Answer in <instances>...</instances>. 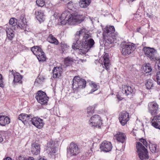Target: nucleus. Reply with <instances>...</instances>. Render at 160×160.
<instances>
[{"label":"nucleus","instance_id":"nucleus-1","mask_svg":"<svg viewBox=\"0 0 160 160\" xmlns=\"http://www.w3.org/2000/svg\"><path fill=\"white\" fill-rule=\"evenodd\" d=\"M85 31L86 29L83 28L77 32L75 36L76 42L72 46L73 49L79 50L80 54H85L94 47L95 43L91 34L86 33Z\"/></svg>","mask_w":160,"mask_h":160},{"label":"nucleus","instance_id":"nucleus-2","mask_svg":"<svg viewBox=\"0 0 160 160\" xmlns=\"http://www.w3.org/2000/svg\"><path fill=\"white\" fill-rule=\"evenodd\" d=\"M137 143L136 148L140 159L141 160L148 159L149 157L147 150L141 142H138Z\"/></svg>","mask_w":160,"mask_h":160},{"label":"nucleus","instance_id":"nucleus-3","mask_svg":"<svg viewBox=\"0 0 160 160\" xmlns=\"http://www.w3.org/2000/svg\"><path fill=\"white\" fill-rule=\"evenodd\" d=\"M70 17L68 19V24L70 25H75L80 23L84 20L83 16L78 12L72 13L70 14Z\"/></svg>","mask_w":160,"mask_h":160},{"label":"nucleus","instance_id":"nucleus-4","mask_svg":"<svg viewBox=\"0 0 160 160\" xmlns=\"http://www.w3.org/2000/svg\"><path fill=\"white\" fill-rule=\"evenodd\" d=\"M144 54L149 58L152 61H155L158 59V56L157 51L153 48L149 47H144L142 49Z\"/></svg>","mask_w":160,"mask_h":160},{"label":"nucleus","instance_id":"nucleus-5","mask_svg":"<svg viewBox=\"0 0 160 160\" xmlns=\"http://www.w3.org/2000/svg\"><path fill=\"white\" fill-rule=\"evenodd\" d=\"M72 82L73 89H82L85 88L86 86V81L78 76H75Z\"/></svg>","mask_w":160,"mask_h":160},{"label":"nucleus","instance_id":"nucleus-6","mask_svg":"<svg viewBox=\"0 0 160 160\" xmlns=\"http://www.w3.org/2000/svg\"><path fill=\"white\" fill-rule=\"evenodd\" d=\"M120 46V49L123 55L129 54L135 49L134 45L133 44L122 43Z\"/></svg>","mask_w":160,"mask_h":160},{"label":"nucleus","instance_id":"nucleus-7","mask_svg":"<svg viewBox=\"0 0 160 160\" xmlns=\"http://www.w3.org/2000/svg\"><path fill=\"white\" fill-rule=\"evenodd\" d=\"M35 98L39 103L44 105L47 103L48 97L46 93L42 91H39L36 94Z\"/></svg>","mask_w":160,"mask_h":160},{"label":"nucleus","instance_id":"nucleus-8","mask_svg":"<svg viewBox=\"0 0 160 160\" xmlns=\"http://www.w3.org/2000/svg\"><path fill=\"white\" fill-rule=\"evenodd\" d=\"M67 151L68 155L70 156H75L79 153L80 149L76 144L72 142L67 148Z\"/></svg>","mask_w":160,"mask_h":160},{"label":"nucleus","instance_id":"nucleus-9","mask_svg":"<svg viewBox=\"0 0 160 160\" xmlns=\"http://www.w3.org/2000/svg\"><path fill=\"white\" fill-rule=\"evenodd\" d=\"M89 123L91 126L99 127L102 125V120L98 115H94L91 118Z\"/></svg>","mask_w":160,"mask_h":160},{"label":"nucleus","instance_id":"nucleus-10","mask_svg":"<svg viewBox=\"0 0 160 160\" xmlns=\"http://www.w3.org/2000/svg\"><path fill=\"white\" fill-rule=\"evenodd\" d=\"M148 109L149 112L152 115L155 116L158 113V105L154 102H150L148 105Z\"/></svg>","mask_w":160,"mask_h":160},{"label":"nucleus","instance_id":"nucleus-11","mask_svg":"<svg viewBox=\"0 0 160 160\" xmlns=\"http://www.w3.org/2000/svg\"><path fill=\"white\" fill-rule=\"evenodd\" d=\"M112 146L111 143L109 142L105 141L101 143L100 145V149L101 151L105 152L111 151Z\"/></svg>","mask_w":160,"mask_h":160},{"label":"nucleus","instance_id":"nucleus-12","mask_svg":"<svg viewBox=\"0 0 160 160\" xmlns=\"http://www.w3.org/2000/svg\"><path fill=\"white\" fill-rule=\"evenodd\" d=\"M118 119L120 123L122 126L125 125L129 120V113L125 111H123L119 114Z\"/></svg>","mask_w":160,"mask_h":160},{"label":"nucleus","instance_id":"nucleus-13","mask_svg":"<svg viewBox=\"0 0 160 160\" xmlns=\"http://www.w3.org/2000/svg\"><path fill=\"white\" fill-rule=\"evenodd\" d=\"M32 118V116L31 114L28 115L26 114L22 113L18 117V119L21 121L24 124L31 122Z\"/></svg>","mask_w":160,"mask_h":160},{"label":"nucleus","instance_id":"nucleus-14","mask_svg":"<svg viewBox=\"0 0 160 160\" xmlns=\"http://www.w3.org/2000/svg\"><path fill=\"white\" fill-rule=\"evenodd\" d=\"M12 75L14 77L13 82L15 83H22V76L19 73L17 72H15L13 70L9 71V76L10 77Z\"/></svg>","mask_w":160,"mask_h":160},{"label":"nucleus","instance_id":"nucleus-15","mask_svg":"<svg viewBox=\"0 0 160 160\" xmlns=\"http://www.w3.org/2000/svg\"><path fill=\"white\" fill-rule=\"evenodd\" d=\"M115 28L113 26H107L103 30V36L108 37V36L117 35L118 33H114Z\"/></svg>","mask_w":160,"mask_h":160},{"label":"nucleus","instance_id":"nucleus-16","mask_svg":"<svg viewBox=\"0 0 160 160\" xmlns=\"http://www.w3.org/2000/svg\"><path fill=\"white\" fill-rule=\"evenodd\" d=\"M31 123L38 128H42L44 124L43 120L37 117L32 118Z\"/></svg>","mask_w":160,"mask_h":160},{"label":"nucleus","instance_id":"nucleus-17","mask_svg":"<svg viewBox=\"0 0 160 160\" xmlns=\"http://www.w3.org/2000/svg\"><path fill=\"white\" fill-rule=\"evenodd\" d=\"M40 145L38 143L35 142L32 144L31 152L33 155H38L40 153Z\"/></svg>","mask_w":160,"mask_h":160},{"label":"nucleus","instance_id":"nucleus-18","mask_svg":"<svg viewBox=\"0 0 160 160\" xmlns=\"http://www.w3.org/2000/svg\"><path fill=\"white\" fill-rule=\"evenodd\" d=\"M151 123L154 127L160 130V115L154 116Z\"/></svg>","mask_w":160,"mask_h":160},{"label":"nucleus","instance_id":"nucleus-19","mask_svg":"<svg viewBox=\"0 0 160 160\" xmlns=\"http://www.w3.org/2000/svg\"><path fill=\"white\" fill-rule=\"evenodd\" d=\"M69 12L66 11L64 12L61 15V20H62V21H61V24H64V21L66 22L65 23L68 22V19L70 17V14H71Z\"/></svg>","mask_w":160,"mask_h":160},{"label":"nucleus","instance_id":"nucleus-20","mask_svg":"<svg viewBox=\"0 0 160 160\" xmlns=\"http://www.w3.org/2000/svg\"><path fill=\"white\" fill-rule=\"evenodd\" d=\"M122 93L127 96H131L134 92L133 90L130 86H125L122 89Z\"/></svg>","mask_w":160,"mask_h":160},{"label":"nucleus","instance_id":"nucleus-21","mask_svg":"<svg viewBox=\"0 0 160 160\" xmlns=\"http://www.w3.org/2000/svg\"><path fill=\"white\" fill-rule=\"evenodd\" d=\"M115 138L118 142L124 143L126 141V136L124 133L118 132L114 135Z\"/></svg>","mask_w":160,"mask_h":160},{"label":"nucleus","instance_id":"nucleus-22","mask_svg":"<svg viewBox=\"0 0 160 160\" xmlns=\"http://www.w3.org/2000/svg\"><path fill=\"white\" fill-rule=\"evenodd\" d=\"M103 65L106 69L107 70H108L109 69L111 65L108 54L106 53L103 56Z\"/></svg>","mask_w":160,"mask_h":160},{"label":"nucleus","instance_id":"nucleus-23","mask_svg":"<svg viewBox=\"0 0 160 160\" xmlns=\"http://www.w3.org/2000/svg\"><path fill=\"white\" fill-rule=\"evenodd\" d=\"M36 17L40 23L45 20L44 15L43 11L40 10L35 12Z\"/></svg>","mask_w":160,"mask_h":160},{"label":"nucleus","instance_id":"nucleus-24","mask_svg":"<svg viewBox=\"0 0 160 160\" xmlns=\"http://www.w3.org/2000/svg\"><path fill=\"white\" fill-rule=\"evenodd\" d=\"M10 122V119L8 117L0 115V125L5 126L6 124H9Z\"/></svg>","mask_w":160,"mask_h":160},{"label":"nucleus","instance_id":"nucleus-25","mask_svg":"<svg viewBox=\"0 0 160 160\" xmlns=\"http://www.w3.org/2000/svg\"><path fill=\"white\" fill-rule=\"evenodd\" d=\"M114 35L113 36H108V37L103 36L105 42V44H112L114 42L115 40H116V36Z\"/></svg>","mask_w":160,"mask_h":160},{"label":"nucleus","instance_id":"nucleus-26","mask_svg":"<svg viewBox=\"0 0 160 160\" xmlns=\"http://www.w3.org/2000/svg\"><path fill=\"white\" fill-rule=\"evenodd\" d=\"M34 54L36 56L37 58L39 61L43 62L45 61L46 57L43 51L38 53H34Z\"/></svg>","mask_w":160,"mask_h":160},{"label":"nucleus","instance_id":"nucleus-27","mask_svg":"<svg viewBox=\"0 0 160 160\" xmlns=\"http://www.w3.org/2000/svg\"><path fill=\"white\" fill-rule=\"evenodd\" d=\"M6 33L8 39L10 40H12L14 36L12 29L10 28H7Z\"/></svg>","mask_w":160,"mask_h":160},{"label":"nucleus","instance_id":"nucleus-28","mask_svg":"<svg viewBox=\"0 0 160 160\" xmlns=\"http://www.w3.org/2000/svg\"><path fill=\"white\" fill-rule=\"evenodd\" d=\"M146 88L148 89H153L155 87L154 82L152 79H149L147 80L145 84Z\"/></svg>","mask_w":160,"mask_h":160},{"label":"nucleus","instance_id":"nucleus-29","mask_svg":"<svg viewBox=\"0 0 160 160\" xmlns=\"http://www.w3.org/2000/svg\"><path fill=\"white\" fill-rule=\"evenodd\" d=\"M90 0H82L79 2L80 7L82 8H87L90 3Z\"/></svg>","mask_w":160,"mask_h":160},{"label":"nucleus","instance_id":"nucleus-30","mask_svg":"<svg viewBox=\"0 0 160 160\" xmlns=\"http://www.w3.org/2000/svg\"><path fill=\"white\" fill-rule=\"evenodd\" d=\"M48 41L50 43L58 45V41L52 34L49 35L47 39Z\"/></svg>","mask_w":160,"mask_h":160},{"label":"nucleus","instance_id":"nucleus-31","mask_svg":"<svg viewBox=\"0 0 160 160\" xmlns=\"http://www.w3.org/2000/svg\"><path fill=\"white\" fill-rule=\"evenodd\" d=\"M149 145L150 150L152 153H155L158 152V150L157 148L156 144L149 142Z\"/></svg>","mask_w":160,"mask_h":160},{"label":"nucleus","instance_id":"nucleus-32","mask_svg":"<svg viewBox=\"0 0 160 160\" xmlns=\"http://www.w3.org/2000/svg\"><path fill=\"white\" fill-rule=\"evenodd\" d=\"M73 61L74 60L72 58L68 57L64 59V63L67 67L71 65Z\"/></svg>","mask_w":160,"mask_h":160},{"label":"nucleus","instance_id":"nucleus-33","mask_svg":"<svg viewBox=\"0 0 160 160\" xmlns=\"http://www.w3.org/2000/svg\"><path fill=\"white\" fill-rule=\"evenodd\" d=\"M69 46H67L64 42L61 43V48L62 51V53H67L68 48Z\"/></svg>","mask_w":160,"mask_h":160},{"label":"nucleus","instance_id":"nucleus-34","mask_svg":"<svg viewBox=\"0 0 160 160\" xmlns=\"http://www.w3.org/2000/svg\"><path fill=\"white\" fill-rule=\"evenodd\" d=\"M47 150L49 152L50 155H52L54 153H55L56 151V148L55 146L53 145H51V146L48 148Z\"/></svg>","mask_w":160,"mask_h":160},{"label":"nucleus","instance_id":"nucleus-35","mask_svg":"<svg viewBox=\"0 0 160 160\" xmlns=\"http://www.w3.org/2000/svg\"><path fill=\"white\" fill-rule=\"evenodd\" d=\"M53 78H58L60 76V71L58 70L56 67H54L53 70Z\"/></svg>","mask_w":160,"mask_h":160},{"label":"nucleus","instance_id":"nucleus-36","mask_svg":"<svg viewBox=\"0 0 160 160\" xmlns=\"http://www.w3.org/2000/svg\"><path fill=\"white\" fill-rule=\"evenodd\" d=\"M31 51L34 54L36 53H38L39 52H42V50L41 48L37 46H35L32 47L31 49Z\"/></svg>","mask_w":160,"mask_h":160},{"label":"nucleus","instance_id":"nucleus-37","mask_svg":"<svg viewBox=\"0 0 160 160\" xmlns=\"http://www.w3.org/2000/svg\"><path fill=\"white\" fill-rule=\"evenodd\" d=\"M17 20L14 18H12L10 19L9 23L10 25L12 26V27H13L12 29H15V28L14 27L17 25Z\"/></svg>","mask_w":160,"mask_h":160},{"label":"nucleus","instance_id":"nucleus-38","mask_svg":"<svg viewBox=\"0 0 160 160\" xmlns=\"http://www.w3.org/2000/svg\"><path fill=\"white\" fill-rule=\"evenodd\" d=\"M143 70L146 73H149L151 72L152 70V69L150 64L149 63L147 64L143 67Z\"/></svg>","mask_w":160,"mask_h":160},{"label":"nucleus","instance_id":"nucleus-39","mask_svg":"<svg viewBox=\"0 0 160 160\" xmlns=\"http://www.w3.org/2000/svg\"><path fill=\"white\" fill-rule=\"evenodd\" d=\"M94 108L92 106H90L87 108V116H91L92 115L93 113L94 112Z\"/></svg>","mask_w":160,"mask_h":160},{"label":"nucleus","instance_id":"nucleus-40","mask_svg":"<svg viewBox=\"0 0 160 160\" xmlns=\"http://www.w3.org/2000/svg\"><path fill=\"white\" fill-rule=\"evenodd\" d=\"M92 89L91 90L90 93H92L97 90L99 88V86L95 83H92Z\"/></svg>","mask_w":160,"mask_h":160},{"label":"nucleus","instance_id":"nucleus-41","mask_svg":"<svg viewBox=\"0 0 160 160\" xmlns=\"http://www.w3.org/2000/svg\"><path fill=\"white\" fill-rule=\"evenodd\" d=\"M45 0H37L36 4L39 7H43L45 4Z\"/></svg>","mask_w":160,"mask_h":160},{"label":"nucleus","instance_id":"nucleus-42","mask_svg":"<svg viewBox=\"0 0 160 160\" xmlns=\"http://www.w3.org/2000/svg\"><path fill=\"white\" fill-rule=\"evenodd\" d=\"M157 83L160 85V71L157 72L156 75Z\"/></svg>","mask_w":160,"mask_h":160},{"label":"nucleus","instance_id":"nucleus-43","mask_svg":"<svg viewBox=\"0 0 160 160\" xmlns=\"http://www.w3.org/2000/svg\"><path fill=\"white\" fill-rule=\"evenodd\" d=\"M67 7L69 9L72 10L73 7L72 2L71 1L69 2L67 4Z\"/></svg>","mask_w":160,"mask_h":160},{"label":"nucleus","instance_id":"nucleus-44","mask_svg":"<svg viewBox=\"0 0 160 160\" xmlns=\"http://www.w3.org/2000/svg\"><path fill=\"white\" fill-rule=\"evenodd\" d=\"M139 141L140 142H142L146 147H147L148 144L145 139L142 138L139 139Z\"/></svg>","mask_w":160,"mask_h":160},{"label":"nucleus","instance_id":"nucleus-45","mask_svg":"<svg viewBox=\"0 0 160 160\" xmlns=\"http://www.w3.org/2000/svg\"><path fill=\"white\" fill-rule=\"evenodd\" d=\"M17 27L18 28H20L24 30L26 28V25L25 24H21L17 25Z\"/></svg>","mask_w":160,"mask_h":160},{"label":"nucleus","instance_id":"nucleus-46","mask_svg":"<svg viewBox=\"0 0 160 160\" xmlns=\"http://www.w3.org/2000/svg\"><path fill=\"white\" fill-rule=\"evenodd\" d=\"M158 59L156 60L154 62H156V64H157L158 68L160 69V59L159 57L158 56Z\"/></svg>","mask_w":160,"mask_h":160},{"label":"nucleus","instance_id":"nucleus-47","mask_svg":"<svg viewBox=\"0 0 160 160\" xmlns=\"http://www.w3.org/2000/svg\"><path fill=\"white\" fill-rule=\"evenodd\" d=\"M4 87L3 82L2 80V76L0 74V87L3 88Z\"/></svg>","mask_w":160,"mask_h":160},{"label":"nucleus","instance_id":"nucleus-48","mask_svg":"<svg viewBox=\"0 0 160 160\" xmlns=\"http://www.w3.org/2000/svg\"><path fill=\"white\" fill-rule=\"evenodd\" d=\"M89 152V155L90 156H91L92 155V153L93 152H95V150L94 149V148L93 147V146H92V148H90V151H88Z\"/></svg>","mask_w":160,"mask_h":160},{"label":"nucleus","instance_id":"nucleus-49","mask_svg":"<svg viewBox=\"0 0 160 160\" xmlns=\"http://www.w3.org/2000/svg\"><path fill=\"white\" fill-rule=\"evenodd\" d=\"M40 78H38L35 81V84L36 85L37 84H41L42 83L41 80L40 79Z\"/></svg>","mask_w":160,"mask_h":160},{"label":"nucleus","instance_id":"nucleus-50","mask_svg":"<svg viewBox=\"0 0 160 160\" xmlns=\"http://www.w3.org/2000/svg\"><path fill=\"white\" fill-rule=\"evenodd\" d=\"M3 140V138L2 135V132L0 131V143L2 142Z\"/></svg>","mask_w":160,"mask_h":160},{"label":"nucleus","instance_id":"nucleus-51","mask_svg":"<svg viewBox=\"0 0 160 160\" xmlns=\"http://www.w3.org/2000/svg\"><path fill=\"white\" fill-rule=\"evenodd\" d=\"M17 160H25V158L23 157L20 156L18 157Z\"/></svg>","mask_w":160,"mask_h":160},{"label":"nucleus","instance_id":"nucleus-52","mask_svg":"<svg viewBox=\"0 0 160 160\" xmlns=\"http://www.w3.org/2000/svg\"><path fill=\"white\" fill-rule=\"evenodd\" d=\"M141 30V27H140L139 28H138L137 29L136 32L141 33V32H140V31Z\"/></svg>","mask_w":160,"mask_h":160},{"label":"nucleus","instance_id":"nucleus-53","mask_svg":"<svg viewBox=\"0 0 160 160\" xmlns=\"http://www.w3.org/2000/svg\"><path fill=\"white\" fill-rule=\"evenodd\" d=\"M39 78H40V80H41V82H42L43 80H44L45 79V78L43 77H42L41 76H39Z\"/></svg>","mask_w":160,"mask_h":160},{"label":"nucleus","instance_id":"nucleus-54","mask_svg":"<svg viewBox=\"0 0 160 160\" xmlns=\"http://www.w3.org/2000/svg\"><path fill=\"white\" fill-rule=\"evenodd\" d=\"M117 98L119 100H122V99H123L119 95H117Z\"/></svg>","mask_w":160,"mask_h":160},{"label":"nucleus","instance_id":"nucleus-55","mask_svg":"<svg viewBox=\"0 0 160 160\" xmlns=\"http://www.w3.org/2000/svg\"><path fill=\"white\" fill-rule=\"evenodd\" d=\"M147 17H148L149 18H152V14L151 15V14H149V13H147Z\"/></svg>","mask_w":160,"mask_h":160},{"label":"nucleus","instance_id":"nucleus-56","mask_svg":"<svg viewBox=\"0 0 160 160\" xmlns=\"http://www.w3.org/2000/svg\"><path fill=\"white\" fill-rule=\"evenodd\" d=\"M27 160H35L34 158L32 157H29Z\"/></svg>","mask_w":160,"mask_h":160},{"label":"nucleus","instance_id":"nucleus-57","mask_svg":"<svg viewBox=\"0 0 160 160\" xmlns=\"http://www.w3.org/2000/svg\"><path fill=\"white\" fill-rule=\"evenodd\" d=\"M4 160H12V159L10 157H7L6 158L4 159Z\"/></svg>","mask_w":160,"mask_h":160},{"label":"nucleus","instance_id":"nucleus-58","mask_svg":"<svg viewBox=\"0 0 160 160\" xmlns=\"http://www.w3.org/2000/svg\"><path fill=\"white\" fill-rule=\"evenodd\" d=\"M38 160H47L46 159H45L44 158H41L40 159H39Z\"/></svg>","mask_w":160,"mask_h":160},{"label":"nucleus","instance_id":"nucleus-59","mask_svg":"<svg viewBox=\"0 0 160 160\" xmlns=\"http://www.w3.org/2000/svg\"><path fill=\"white\" fill-rule=\"evenodd\" d=\"M58 17L60 19V17H59V16H58Z\"/></svg>","mask_w":160,"mask_h":160},{"label":"nucleus","instance_id":"nucleus-60","mask_svg":"<svg viewBox=\"0 0 160 160\" xmlns=\"http://www.w3.org/2000/svg\"><path fill=\"white\" fill-rule=\"evenodd\" d=\"M58 69H59V67H58Z\"/></svg>","mask_w":160,"mask_h":160},{"label":"nucleus","instance_id":"nucleus-61","mask_svg":"<svg viewBox=\"0 0 160 160\" xmlns=\"http://www.w3.org/2000/svg\"><path fill=\"white\" fill-rule=\"evenodd\" d=\"M61 69H62V68L61 67L60 68Z\"/></svg>","mask_w":160,"mask_h":160}]
</instances>
